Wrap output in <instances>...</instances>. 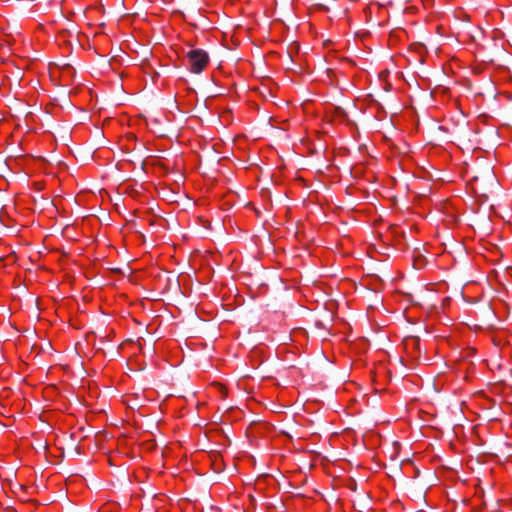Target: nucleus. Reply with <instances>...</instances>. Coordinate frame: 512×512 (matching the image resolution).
<instances>
[{"mask_svg":"<svg viewBox=\"0 0 512 512\" xmlns=\"http://www.w3.org/2000/svg\"><path fill=\"white\" fill-rule=\"evenodd\" d=\"M412 342L417 345L419 344V340L417 338L412 339Z\"/></svg>","mask_w":512,"mask_h":512,"instance_id":"2","label":"nucleus"},{"mask_svg":"<svg viewBox=\"0 0 512 512\" xmlns=\"http://www.w3.org/2000/svg\"><path fill=\"white\" fill-rule=\"evenodd\" d=\"M190 64V71L195 74L201 73L209 62L207 52L202 49H193L187 53Z\"/></svg>","mask_w":512,"mask_h":512,"instance_id":"1","label":"nucleus"}]
</instances>
